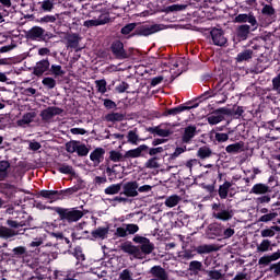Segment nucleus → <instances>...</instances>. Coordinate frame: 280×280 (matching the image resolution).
Listing matches in <instances>:
<instances>
[{
    "label": "nucleus",
    "instance_id": "37",
    "mask_svg": "<svg viewBox=\"0 0 280 280\" xmlns=\"http://www.w3.org/2000/svg\"><path fill=\"white\" fill-rule=\"evenodd\" d=\"M109 160L113 161V163H121L126 161V154H121V152L112 150L109 151Z\"/></svg>",
    "mask_w": 280,
    "mask_h": 280
},
{
    "label": "nucleus",
    "instance_id": "51",
    "mask_svg": "<svg viewBox=\"0 0 280 280\" xmlns=\"http://www.w3.org/2000/svg\"><path fill=\"white\" fill-rule=\"evenodd\" d=\"M78 143H80V141H77V140H71L67 142L66 151L69 152V154H73V152H77L78 150Z\"/></svg>",
    "mask_w": 280,
    "mask_h": 280
},
{
    "label": "nucleus",
    "instance_id": "50",
    "mask_svg": "<svg viewBox=\"0 0 280 280\" xmlns=\"http://www.w3.org/2000/svg\"><path fill=\"white\" fill-rule=\"evenodd\" d=\"M277 215H279V213L269 212L267 214H264V215L259 217L257 222H265V223L272 222V220H275V218H277Z\"/></svg>",
    "mask_w": 280,
    "mask_h": 280
},
{
    "label": "nucleus",
    "instance_id": "56",
    "mask_svg": "<svg viewBox=\"0 0 280 280\" xmlns=\"http://www.w3.org/2000/svg\"><path fill=\"white\" fill-rule=\"evenodd\" d=\"M115 167H117V165H114L113 167L107 166L105 170L110 182H113V180H115V178H117V171L115 170Z\"/></svg>",
    "mask_w": 280,
    "mask_h": 280
},
{
    "label": "nucleus",
    "instance_id": "15",
    "mask_svg": "<svg viewBox=\"0 0 280 280\" xmlns=\"http://www.w3.org/2000/svg\"><path fill=\"white\" fill-rule=\"evenodd\" d=\"M65 110L60 107L49 106L40 112V117L43 121H49L56 117V115H62Z\"/></svg>",
    "mask_w": 280,
    "mask_h": 280
},
{
    "label": "nucleus",
    "instance_id": "58",
    "mask_svg": "<svg viewBox=\"0 0 280 280\" xmlns=\"http://www.w3.org/2000/svg\"><path fill=\"white\" fill-rule=\"evenodd\" d=\"M34 117H36V113L30 112L23 115L22 121L23 124H32L34 121Z\"/></svg>",
    "mask_w": 280,
    "mask_h": 280
},
{
    "label": "nucleus",
    "instance_id": "26",
    "mask_svg": "<svg viewBox=\"0 0 280 280\" xmlns=\"http://www.w3.org/2000/svg\"><path fill=\"white\" fill-rule=\"evenodd\" d=\"M250 194H255V196H261L264 194H270V188L266 184H261V183L255 184L250 189Z\"/></svg>",
    "mask_w": 280,
    "mask_h": 280
},
{
    "label": "nucleus",
    "instance_id": "49",
    "mask_svg": "<svg viewBox=\"0 0 280 280\" xmlns=\"http://www.w3.org/2000/svg\"><path fill=\"white\" fill-rule=\"evenodd\" d=\"M42 84L43 86H45V89L48 90L56 89V79L51 77H46L42 80Z\"/></svg>",
    "mask_w": 280,
    "mask_h": 280
},
{
    "label": "nucleus",
    "instance_id": "34",
    "mask_svg": "<svg viewBox=\"0 0 280 280\" xmlns=\"http://www.w3.org/2000/svg\"><path fill=\"white\" fill-rule=\"evenodd\" d=\"M122 189V184H112L107 188H105L104 192L106 196H115L117 194H120Z\"/></svg>",
    "mask_w": 280,
    "mask_h": 280
},
{
    "label": "nucleus",
    "instance_id": "24",
    "mask_svg": "<svg viewBox=\"0 0 280 280\" xmlns=\"http://www.w3.org/2000/svg\"><path fill=\"white\" fill-rule=\"evenodd\" d=\"M231 187H233V183L225 180L222 185L219 186L218 194L221 200H226L229 198V191H231Z\"/></svg>",
    "mask_w": 280,
    "mask_h": 280
},
{
    "label": "nucleus",
    "instance_id": "53",
    "mask_svg": "<svg viewBox=\"0 0 280 280\" xmlns=\"http://www.w3.org/2000/svg\"><path fill=\"white\" fill-rule=\"evenodd\" d=\"M73 257H75L78 261H84L86 259L84 253L82 252V247L80 246L74 247Z\"/></svg>",
    "mask_w": 280,
    "mask_h": 280
},
{
    "label": "nucleus",
    "instance_id": "45",
    "mask_svg": "<svg viewBox=\"0 0 280 280\" xmlns=\"http://www.w3.org/2000/svg\"><path fill=\"white\" fill-rule=\"evenodd\" d=\"M179 202H180V197H178L177 195H173L166 198L164 205L170 209H172L173 207H176V205H178Z\"/></svg>",
    "mask_w": 280,
    "mask_h": 280
},
{
    "label": "nucleus",
    "instance_id": "7",
    "mask_svg": "<svg viewBox=\"0 0 280 280\" xmlns=\"http://www.w3.org/2000/svg\"><path fill=\"white\" fill-rule=\"evenodd\" d=\"M234 23H248L252 27V32H255L259 27V22H257V18L255 16V13H240L234 18Z\"/></svg>",
    "mask_w": 280,
    "mask_h": 280
},
{
    "label": "nucleus",
    "instance_id": "12",
    "mask_svg": "<svg viewBox=\"0 0 280 280\" xmlns=\"http://www.w3.org/2000/svg\"><path fill=\"white\" fill-rule=\"evenodd\" d=\"M51 67V63L49 62V58L42 59L36 62L35 67L33 68V75H36V78H43L47 71H49V68Z\"/></svg>",
    "mask_w": 280,
    "mask_h": 280
},
{
    "label": "nucleus",
    "instance_id": "6",
    "mask_svg": "<svg viewBox=\"0 0 280 280\" xmlns=\"http://www.w3.org/2000/svg\"><path fill=\"white\" fill-rule=\"evenodd\" d=\"M233 209H226V205L224 203H212V218L215 220H220L221 222H229V220H233Z\"/></svg>",
    "mask_w": 280,
    "mask_h": 280
},
{
    "label": "nucleus",
    "instance_id": "47",
    "mask_svg": "<svg viewBox=\"0 0 280 280\" xmlns=\"http://www.w3.org/2000/svg\"><path fill=\"white\" fill-rule=\"evenodd\" d=\"M77 154L78 156H89L90 149L84 143H77Z\"/></svg>",
    "mask_w": 280,
    "mask_h": 280
},
{
    "label": "nucleus",
    "instance_id": "13",
    "mask_svg": "<svg viewBox=\"0 0 280 280\" xmlns=\"http://www.w3.org/2000/svg\"><path fill=\"white\" fill-rule=\"evenodd\" d=\"M199 104L196 103L194 105H185L180 104L177 107L168 108L163 113V117H176V115H180V113H185V110H191V108H198Z\"/></svg>",
    "mask_w": 280,
    "mask_h": 280
},
{
    "label": "nucleus",
    "instance_id": "30",
    "mask_svg": "<svg viewBox=\"0 0 280 280\" xmlns=\"http://www.w3.org/2000/svg\"><path fill=\"white\" fill-rule=\"evenodd\" d=\"M79 189H81L80 186H73L63 190H58L59 200H65V198H69V196H73V194H78Z\"/></svg>",
    "mask_w": 280,
    "mask_h": 280
},
{
    "label": "nucleus",
    "instance_id": "10",
    "mask_svg": "<svg viewBox=\"0 0 280 280\" xmlns=\"http://www.w3.org/2000/svg\"><path fill=\"white\" fill-rule=\"evenodd\" d=\"M139 183L137 180H131L122 184V191L120 196H126L127 198H137L139 196Z\"/></svg>",
    "mask_w": 280,
    "mask_h": 280
},
{
    "label": "nucleus",
    "instance_id": "23",
    "mask_svg": "<svg viewBox=\"0 0 280 280\" xmlns=\"http://www.w3.org/2000/svg\"><path fill=\"white\" fill-rule=\"evenodd\" d=\"M66 40L67 49H78L80 45V35L78 33L68 34Z\"/></svg>",
    "mask_w": 280,
    "mask_h": 280
},
{
    "label": "nucleus",
    "instance_id": "17",
    "mask_svg": "<svg viewBox=\"0 0 280 280\" xmlns=\"http://www.w3.org/2000/svg\"><path fill=\"white\" fill-rule=\"evenodd\" d=\"M59 195L60 192H58V190L43 189L36 194V198H45V200H49V202H58V200H60Z\"/></svg>",
    "mask_w": 280,
    "mask_h": 280
},
{
    "label": "nucleus",
    "instance_id": "38",
    "mask_svg": "<svg viewBox=\"0 0 280 280\" xmlns=\"http://www.w3.org/2000/svg\"><path fill=\"white\" fill-rule=\"evenodd\" d=\"M127 141L128 143H131V145H139V142L143 141V139L139 138V135H137V131L129 130L127 133Z\"/></svg>",
    "mask_w": 280,
    "mask_h": 280
},
{
    "label": "nucleus",
    "instance_id": "8",
    "mask_svg": "<svg viewBox=\"0 0 280 280\" xmlns=\"http://www.w3.org/2000/svg\"><path fill=\"white\" fill-rule=\"evenodd\" d=\"M224 115H231V109L226 107L215 109L211 116H208V124L210 126H217V124L224 121Z\"/></svg>",
    "mask_w": 280,
    "mask_h": 280
},
{
    "label": "nucleus",
    "instance_id": "55",
    "mask_svg": "<svg viewBox=\"0 0 280 280\" xmlns=\"http://www.w3.org/2000/svg\"><path fill=\"white\" fill-rule=\"evenodd\" d=\"M184 152H187V147H177L175 151L170 155L171 161L178 159V156Z\"/></svg>",
    "mask_w": 280,
    "mask_h": 280
},
{
    "label": "nucleus",
    "instance_id": "33",
    "mask_svg": "<svg viewBox=\"0 0 280 280\" xmlns=\"http://www.w3.org/2000/svg\"><path fill=\"white\" fill-rule=\"evenodd\" d=\"M91 235L94 240H106V236L108 235V228L100 226L92 231Z\"/></svg>",
    "mask_w": 280,
    "mask_h": 280
},
{
    "label": "nucleus",
    "instance_id": "32",
    "mask_svg": "<svg viewBox=\"0 0 280 280\" xmlns=\"http://www.w3.org/2000/svg\"><path fill=\"white\" fill-rule=\"evenodd\" d=\"M208 231L210 235H214V237H222L223 229L222 224L211 223L208 225Z\"/></svg>",
    "mask_w": 280,
    "mask_h": 280
},
{
    "label": "nucleus",
    "instance_id": "42",
    "mask_svg": "<svg viewBox=\"0 0 280 280\" xmlns=\"http://www.w3.org/2000/svg\"><path fill=\"white\" fill-rule=\"evenodd\" d=\"M8 170H10V162L5 160L0 161V180L8 178Z\"/></svg>",
    "mask_w": 280,
    "mask_h": 280
},
{
    "label": "nucleus",
    "instance_id": "54",
    "mask_svg": "<svg viewBox=\"0 0 280 280\" xmlns=\"http://www.w3.org/2000/svg\"><path fill=\"white\" fill-rule=\"evenodd\" d=\"M261 14H265L266 16H275V7L270 4H265L264 8L261 9Z\"/></svg>",
    "mask_w": 280,
    "mask_h": 280
},
{
    "label": "nucleus",
    "instance_id": "41",
    "mask_svg": "<svg viewBox=\"0 0 280 280\" xmlns=\"http://www.w3.org/2000/svg\"><path fill=\"white\" fill-rule=\"evenodd\" d=\"M250 58H253V50L245 49L242 52L237 54L236 60H237V62H244L246 60H250Z\"/></svg>",
    "mask_w": 280,
    "mask_h": 280
},
{
    "label": "nucleus",
    "instance_id": "63",
    "mask_svg": "<svg viewBox=\"0 0 280 280\" xmlns=\"http://www.w3.org/2000/svg\"><path fill=\"white\" fill-rule=\"evenodd\" d=\"M119 280H132V272H130L128 269L122 270L119 273Z\"/></svg>",
    "mask_w": 280,
    "mask_h": 280
},
{
    "label": "nucleus",
    "instance_id": "16",
    "mask_svg": "<svg viewBox=\"0 0 280 280\" xmlns=\"http://www.w3.org/2000/svg\"><path fill=\"white\" fill-rule=\"evenodd\" d=\"M253 32V27L248 24H242L238 27H236V40L238 43H242L244 40H248V37L250 36V33Z\"/></svg>",
    "mask_w": 280,
    "mask_h": 280
},
{
    "label": "nucleus",
    "instance_id": "19",
    "mask_svg": "<svg viewBox=\"0 0 280 280\" xmlns=\"http://www.w3.org/2000/svg\"><path fill=\"white\" fill-rule=\"evenodd\" d=\"M106 23H110V18L102 15L97 20H86L83 22V27H100V25H106Z\"/></svg>",
    "mask_w": 280,
    "mask_h": 280
},
{
    "label": "nucleus",
    "instance_id": "43",
    "mask_svg": "<svg viewBox=\"0 0 280 280\" xmlns=\"http://www.w3.org/2000/svg\"><path fill=\"white\" fill-rule=\"evenodd\" d=\"M271 242L270 240L266 238L262 240L261 243L259 245H257V252L258 253H268V250H272V248H270L271 246Z\"/></svg>",
    "mask_w": 280,
    "mask_h": 280
},
{
    "label": "nucleus",
    "instance_id": "20",
    "mask_svg": "<svg viewBox=\"0 0 280 280\" xmlns=\"http://www.w3.org/2000/svg\"><path fill=\"white\" fill-rule=\"evenodd\" d=\"M280 259V249H278L276 253L271 255H265L258 259L259 266H270L272 261H278Z\"/></svg>",
    "mask_w": 280,
    "mask_h": 280
},
{
    "label": "nucleus",
    "instance_id": "44",
    "mask_svg": "<svg viewBox=\"0 0 280 280\" xmlns=\"http://www.w3.org/2000/svg\"><path fill=\"white\" fill-rule=\"evenodd\" d=\"M39 5L42 12H54L55 8L51 0H43L42 2H39Z\"/></svg>",
    "mask_w": 280,
    "mask_h": 280
},
{
    "label": "nucleus",
    "instance_id": "35",
    "mask_svg": "<svg viewBox=\"0 0 280 280\" xmlns=\"http://www.w3.org/2000/svg\"><path fill=\"white\" fill-rule=\"evenodd\" d=\"M147 132L158 135V137H170V130L161 129L160 127H148Z\"/></svg>",
    "mask_w": 280,
    "mask_h": 280
},
{
    "label": "nucleus",
    "instance_id": "2",
    "mask_svg": "<svg viewBox=\"0 0 280 280\" xmlns=\"http://www.w3.org/2000/svg\"><path fill=\"white\" fill-rule=\"evenodd\" d=\"M120 250L133 259H145V256L152 255L154 252V243L147 241L140 246L132 244L130 241H126L119 245Z\"/></svg>",
    "mask_w": 280,
    "mask_h": 280
},
{
    "label": "nucleus",
    "instance_id": "18",
    "mask_svg": "<svg viewBox=\"0 0 280 280\" xmlns=\"http://www.w3.org/2000/svg\"><path fill=\"white\" fill-rule=\"evenodd\" d=\"M149 275L153 277L152 279H170V276L167 275L165 268L161 267L160 265L151 267V269L149 270Z\"/></svg>",
    "mask_w": 280,
    "mask_h": 280
},
{
    "label": "nucleus",
    "instance_id": "1",
    "mask_svg": "<svg viewBox=\"0 0 280 280\" xmlns=\"http://www.w3.org/2000/svg\"><path fill=\"white\" fill-rule=\"evenodd\" d=\"M165 30V25L163 24H142V25H137V23H129L126 24L121 30L120 34L122 36H128V34H131V36H152V34H156L159 32H163Z\"/></svg>",
    "mask_w": 280,
    "mask_h": 280
},
{
    "label": "nucleus",
    "instance_id": "61",
    "mask_svg": "<svg viewBox=\"0 0 280 280\" xmlns=\"http://www.w3.org/2000/svg\"><path fill=\"white\" fill-rule=\"evenodd\" d=\"M269 272H272L273 271V275L276 277H280V261L276 262V264H271L269 269H268Z\"/></svg>",
    "mask_w": 280,
    "mask_h": 280
},
{
    "label": "nucleus",
    "instance_id": "27",
    "mask_svg": "<svg viewBox=\"0 0 280 280\" xmlns=\"http://www.w3.org/2000/svg\"><path fill=\"white\" fill-rule=\"evenodd\" d=\"M244 151V142L240 141V142H235L233 144H229L225 148V152L228 154H240V152Z\"/></svg>",
    "mask_w": 280,
    "mask_h": 280
},
{
    "label": "nucleus",
    "instance_id": "62",
    "mask_svg": "<svg viewBox=\"0 0 280 280\" xmlns=\"http://www.w3.org/2000/svg\"><path fill=\"white\" fill-rule=\"evenodd\" d=\"M214 139L218 141V143H225V141L229 139V133L217 132Z\"/></svg>",
    "mask_w": 280,
    "mask_h": 280
},
{
    "label": "nucleus",
    "instance_id": "14",
    "mask_svg": "<svg viewBox=\"0 0 280 280\" xmlns=\"http://www.w3.org/2000/svg\"><path fill=\"white\" fill-rule=\"evenodd\" d=\"M149 147L147 144H140L136 149H130L125 152V159H141L148 154Z\"/></svg>",
    "mask_w": 280,
    "mask_h": 280
},
{
    "label": "nucleus",
    "instance_id": "31",
    "mask_svg": "<svg viewBox=\"0 0 280 280\" xmlns=\"http://www.w3.org/2000/svg\"><path fill=\"white\" fill-rule=\"evenodd\" d=\"M126 119V114L112 112L107 115H105V120L110 121L112 124H115L116 121H124Z\"/></svg>",
    "mask_w": 280,
    "mask_h": 280
},
{
    "label": "nucleus",
    "instance_id": "60",
    "mask_svg": "<svg viewBox=\"0 0 280 280\" xmlns=\"http://www.w3.org/2000/svg\"><path fill=\"white\" fill-rule=\"evenodd\" d=\"M186 8L185 4H172L167 7V12H183Z\"/></svg>",
    "mask_w": 280,
    "mask_h": 280
},
{
    "label": "nucleus",
    "instance_id": "22",
    "mask_svg": "<svg viewBox=\"0 0 280 280\" xmlns=\"http://www.w3.org/2000/svg\"><path fill=\"white\" fill-rule=\"evenodd\" d=\"M194 137H196V126L189 125L184 129L182 143H191V139H194Z\"/></svg>",
    "mask_w": 280,
    "mask_h": 280
},
{
    "label": "nucleus",
    "instance_id": "29",
    "mask_svg": "<svg viewBox=\"0 0 280 280\" xmlns=\"http://www.w3.org/2000/svg\"><path fill=\"white\" fill-rule=\"evenodd\" d=\"M57 171H59L60 174H68L70 176H75V170H73V166L67 163H58Z\"/></svg>",
    "mask_w": 280,
    "mask_h": 280
},
{
    "label": "nucleus",
    "instance_id": "59",
    "mask_svg": "<svg viewBox=\"0 0 280 280\" xmlns=\"http://www.w3.org/2000/svg\"><path fill=\"white\" fill-rule=\"evenodd\" d=\"M127 235H135V233H138L139 225L135 223L126 224Z\"/></svg>",
    "mask_w": 280,
    "mask_h": 280
},
{
    "label": "nucleus",
    "instance_id": "46",
    "mask_svg": "<svg viewBox=\"0 0 280 280\" xmlns=\"http://www.w3.org/2000/svg\"><path fill=\"white\" fill-rule=\"evenodd\" d=\"M60 19V14L56 13L55 15H45L43 18H39L37 21L38 23H56Z\"/></svg>",
    "mask_w": 280,
    "mask_h": 280
},
{
    "label": "nucleus",
    "instance_id": "11",
    "mask_svg": "<svg viewBox=\"0 0 280 280\" xmlns=\"http://www.w3.org/2000/svg\"><path fill=\"white\" fill-rule=\"evenodd\" d=\"M210 36L213 45H215L217 47H226V43H229V39L224 37V31L222 28L213 27L210 31Z\"/></svg>",
    "mask_w": 280,
    "mask_h": 280
},
{
    "label": "nucleus",
    "instance_id": "28",
    "mask_svg": "<svg viewBox=\"0 0 280 280\" xmlns=\"http://www.w3.org/2000/svg\"><path fill=\"white\" fill-rule=\"evenodd\" d=\"M188 270L190 272V275H200V272H202V270H205V266H202V264L198 260H192L189 262V267Z\"/></svg>",
    "mask_w": 280,
    "mask_h": 280
},
{
    "label": "nucleus",
    "instance_id": "48",
    "mask_svg": "<svg viewBox=\"0 0 280 280\" xmlns=\"http://www.w3.org/2000/svg\"><path fill=\"white\" fill-rule=\"evenodd\" d=\"M14 257H27V247L18 246L12 249Z\"/></svg>",
    "mask_w": 280,
    "mask_h": 280
},
{
    "label": "nucleus",
    "instance_id": "40",
    "mask_svg": "<svg viewBox=\"0 0 280 280\" xmlns=\"http://www.w3.org/2000/svg\"><path fill=\"white\" fill-rule=\"evenodd\" d=\"M213 154V151L209 147H200L197 151V156L202 161L209 159Z\"/></svg>",
    "mask_w": 280,
    "mask_h": 280
},
{
    "label": "nucleus",
    "instance_id": "21",
    "mask_svg": "<svg viewBox=\"0 0 280 280\" xmlns=\"http://www.w3.org/2000/svg\"><path fill=\"white\" fill-rule=\"evenodd\" d=\"M0 191L11 200L16 195V186L9 183H3L0 184Z\"/></svg>",
    "mask_w": 280,
    "mask_h": 280
},
{
    "label": "nucleus",
    "instance_id": "25",
    "mask_svg": "<svg viewBox=\"0 0 280 280\" xmlns=\"http://www.w3.org/2000/svg\"><path fill=\"white\" fill-rule=\"evenodd\" d=\"M104 154H106V150H104V148H96L90 154V161H93V163H102L104 161Z\"/></svg>",
    "mask_w": 280,
    "mask_h": 280
},
{
    "label": "nucleus",
    "instance_id": "36",
    "mask_svg": "<svg viewBox=\"0 0 280 280\" xmlns=\"http://www.w3.org/2000/svg\"><path fill=\"white\" fill-rule=\"evenodd\" d=\"M48 71L49 72H46L45 75H55V78L65 75V70H62V66L60 65H51Z\"/></svg>",
    "mask_w": 280,
    "mask_h": 280
},
{
    "label": "nucleus",
    "instance_id": "52",
    "mask_svg": "<svg viewBox=\"0 0 280 280\" xmlns=\"http://www.w3.org/2000/svg\"><path fill=\"white\" fill-rule=\"evenodd\" d=\"M95 84H96V89H97L98 93H102V94L106 93V91H107L106 79L96 80Z\"/></svg>",
    "mask_w": 280,
    "mask_h": 280
},
{
    "label": "nucleus",
    "instance_id": "5",
    "mask_svg": "<svg viewBox=\"0 0 280 280\" xmlns=\"http://www.w3.org/2000/svg\"><path fill=\"white\" fill-rule=\"evenodd\" d=\"M26 38L27 40H36L37 43H49L54 38V33L40 26H33L26 32Z\"/></svg>",
    "mask_w": 280,
    "mask_h": 280
},
{
    "label": "nucleus",
    "instance_id": "3",
    "mask_svg": "<svg viewBox=\"0 0 280 280\" xmlns=\"http://www.w3.org/2000/svg\"><path fill=\"white\" fill-rule=\"evenodd\" d=\"M32 220V217L28 215L27 220L19 221V218L15 220L9 219L7 220V225L3 226L0 225V240H9V242H12L16 235H23L24 232H21L23 230H14V229H23V226L30 225V221Z\"/></svg>",
    "mask_w": 280,
    "mask_h": 280
},
{
    "label": "nucleus",
    "instance_id": "4",
    "mask_svg": "<svg viewBox=\"0 0 280 280\" xmlns=\"http://www.w3.org/2000/svg\"><path fill=\"white\" fill-rule=\"evenodd\" d=\"M51 211H55L59 215L61 222H67L68 224H73V222H80L89 213V210H79L78 207L74 208H62V207H49Z\"/></svg>",
    "mask_w": 280,
    "mask_h": 280
},
{
    "label": "nucleus",
    "instance_id": "39",
    "mask_svg": "<svg viewBox=\"0 0 280 280\" xmlns=\"http://www.w3.org/2000/svg\"><path fill=\"white\" fill-rule=\"evenodd\" d=\"M196 250L198 255H209V253H215V245H199Z\"/></svg>",
    "mask_w": 280,
    "mask_h": 280
},
{
    "label": "nucleus",
    "instance_id": "9",
    "mask_svg": "<svg viewBox=\"0 0 280 280\" xmlns=\"http://www.w3.org/2000/svg\"><path fill=\"white\" fill-rule=\"evenodd\" d=\"M110 51L117 60H126L129 58L128 52L124 48V43L119 39H116L112 43Z\"/></svg>",
    "mask_w": 280,
    "mask_h": 280
},
{
    "label": "nucleus",
    "instance_id": "64",
    "mask_svg": "<svg viewBox=\"0 0 280 280\" xmlns=\"http://www.w3.org/2000/svg\"><path fill=\"white\" fill-rule=\"evenodd\" d=\"M208 276L210 277V279L212 280H219L222 279V272L218 271V270H210L207 271Z\"/></svg>",
    "mask_w": 280,
    "mask_h": 280
},
{
    "label": "nucleus",
    "instance_id": "57",
    "mask_svg": "<svg viewBox=\"0 0 280 280\" xmlns=\"http://www.w3.org/2000/svg\"><path fill=\"white\" fill-rule=\"evenodd\" d=\"M144 165L148 170H156L160 167L159 162H156V158L149 159Z\"/></svg>",
    "mask_w": 280,
    "mask_h": 280
}]
</instances>
